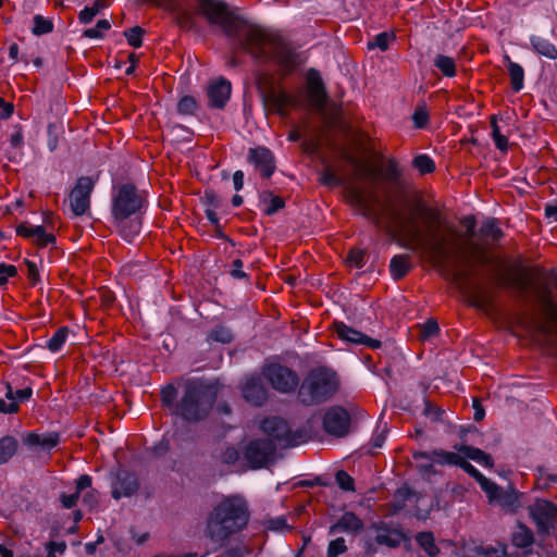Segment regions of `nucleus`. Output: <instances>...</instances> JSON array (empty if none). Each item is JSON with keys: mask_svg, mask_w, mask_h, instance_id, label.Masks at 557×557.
<instances>
[{"mask_svg": "<svg viewBox=\"0 0 557 557\" xmlns=\"http://www.w3.org/2000/svg\"><path fill=\"white\" fill-rule=\"evenodd\" d=\"M345 197L361 214L377 220L388 219L435 268L445 269L451 260L466 265L467 269L455 273V281H469L474 265L492 264L494 258L490 251L491 244L498 242L504 235L496 220L488 219L480 227L478 239L461 240L459 232L453 225L443 224V214L438 208L418 202L404 214L383 205L374 188L354 183L346 186Z\"/></svg>", "mask_w": 557, "mask_h": 557, "instance_id": "obj_1", "label": "nucleus"}, {"mask_svg": "<svg viewBox=\"0 0 557 557\" xmlns=\"http://www.w3.org/2000/svg\"><path fill=\"white\" fill-rule=\"evenodd\" d=\"M199 13L210 24L219 25L227 36L243 37L244 50L256 60L265 62L277 34L257 25H248L245 20L230 11L220 0H197Z\"/></svg>", "mask_w": 557, "mask_h": 557, "instance_id": "obj_2", "label": "nucleus"}, {"mask_svg": "<svg viewBox=\"0 0 557 557\" xmlns=\"http://www.w3.org/2000/svg\"><path fill=\"white\" fill-rule=\"evenodd\" d=\"M147 203L145 191L133 183L113 186L111 196V216L120 235L132 242L140 232V215Z\"/></svg>", "mask_w": 557, "mask_h": 557, "instance_id": "obj_3", "label": "nucleus"}, {"mask_svg": "<svg viewBox=\"0 0 557 557\" xmlns=\"http://www.w3.org/2000/svg\"><path fill=\"white\" fill-rule=\"evenodd\" d=\"M249 518V507L244 497L225 496L209 512L205 535L212 542L222 544L232 535L242 532L248 525Z\"/></svg>", "mask_w": 557, "mask_h": 557, "instance_id": "obj_4", "label": "nucleus"}, {"mask_svg": "<svg viewBox=\"0 0 557 557\" xmlns=\"http://www.w3.org/2000/svg\"><path fill=\"white\" fill-rule=\"evenodd\" d=\"M214 389L198 380H187L184 393L176 403L175 413L183 419L197 422L205 419L215 401Z\"/></svg>", "mask_w": 557, "mask_h": 557, "instance_id": "obj_5", "label": "nucleus"}, {"mask_svg": "<svg viewBox=\"0 0 557 557\" xmlns=\"http://www.w3.org/2000/svg\"><path fill=\"white\" fill-rule=\"evenodd\" d=\"M338 388L335 372L326 368L311 370L302 381L298 397L304 405L310 406L329 399Z\"/></svg>", "mask_w": 557, "mask_h": 557, "instance_id": "obj_6", "label": "nucleus"}, {"mask_svg": "<svg viewBox=\"0 0 557 557\" xmlns=\"http://www.w3.org/2000/svg\"><path fill=\"white\" fill-rule=\"evenodd\" d=\"M262 432L271 437L270 441L283 447H294L309 440L308 432L302 429L292 430L288 423L280 417L265 418L260 425Z\"/></svg>", "mask_w": 557, "mask_h": 557, "instance_id": "obj_7", "label": "nucleus"}, {"mask_svg": "<svg viewBox=\"0 0 557 557\" xmlns=\"http://www.w3.org/2000/svg\"><path fill=\"white\" fill-rule=\"evenodd\" d=\"M261 374L275 391L283 394L294 392L299 385L298 374L290 368L281 363H268L263 366Z\"/></svg>", "mask_w": 557, "mask_h": 557, "instance_id": "obj_8", "label": "nucleus"}, {"mask_svg": "<svg viewBox=\"0 0 557 557\" xmlns=\"http://www.w3.org/2000/svg\"><path fill=\"white\" fill-rule=\"evenodd\" d=\"M96 182L89 176L77 178L75 186L69 195V203L75 216H82L90 210V196Z\"/></svg>", "mask_w": 557, "mask_h": 557, "instance_id": "obj_9", "label": "nucleus"}, {"mask_svg": "<svg viewBox=\"0 0 557 557\" xmlns=\"http://www.w3.org/2000/svg\"><path fill=\"white\" fill-rule=\"evenodd\" d=\"M557 289V271L547 272L534 287V294L544 307L550 321L557 323V305L554 302L553 290Z\"/></svg>", "mask_w": 557, "mask_h": 557, "instance_id": "obj_10", "label": "nucleus"}, {"mask_svg": "<svg viewBox=\"0 0 557 557\" xmlns=\"http://www.w3.org/2000/svg\"><path fill=\"white\" fill-rule=\"evenodd\" d=\"M455 449L463 454V457L459 463V468H461L465 472H467L470 476L479 482L483 474L473 467L468 459L474 460L485 468H493L494 461L491 455L486 454L484 450L469 446V445H456Z\"/></svg>", "mask_w": 557, "mask_h": 557, "instance_id": "obj_11", "label": "nucleus"}, {"mask_svg": "<svg viewBox=\"0 0 557 557\" xmlns=\"http://www.w3.org/2000/svg\"><path fill=\"white\" fill-rule=\"evenodd\" d=\"M350 414L339 406L329 408L323 416L324 431L335 437H344L350 430Z\"/></svg>", "mask_w": 557, "mask_h": 557, "instance_id": "obj_12", "label": "nucleus"}, {"mask_svg": "<svg viewBox=\"0 0 557 557\" xmlns=\"http://www.w3.org/2000/svg\"><path fill=\"white\" fill-rule=\"evenodd\" d=\"M268 61H274L281 69L282 75L285 76L295 71L297 66V54L278 35L265 62Z\"/></svg>", "mask_w": 557, "mask_h": 557, "instance_id": "obj_13", "label": "nucleus"}, {"mask_svg": "<svg viewBox=\"0 0 557 557\" xmlns=\"http://www.w3.org/2000/svg\"><path fill=\"white\" fill-rule=\"evenodd\" d=\"M276 449L275 444L269 440L251 441L245 449V458L253 469L262 468L272 458Z\"/></svg>", "mask_w": 557, "mask_h": 557, "instance_id": "obj_14", "label": "nucleus"}, {"mask_svg": "<svg viewBox=\"0 0 557 557\" xmlns=\"http://www.w3.org/2000/svg\"><path fill=\"white\" fill-rule=\"evenodd\" d=\"M529 510L539 532H548L557 521V506L552 502L536 500Z\"/></svg>", "mask_w": 557, "mask_h": 557, "instance_id": "obj_15", "label": "nucleus"}, {"mask_svg": "<svg viewBox=\"0 0 557 557\" xmlns=\"http://www.w3.org/2000/svg\"><path fill=\"white\" fill-rule=\"evenodd\" d=\"M263 103L269 111L285 117L300 106V98L298 95L287 92L281 88L264 100Z\"/></svg>", "mask_w": 557, "mask_h": 557, "instance_id": "obj_16", "label": "nucleus"}, {"mask_svg": "<svg viewBox=\"0 0 557 557\" xmlns=\"http://www.w3.org/2000/svg\"><path fill=\"white\" fill-rule=\"evenodd\" d=\"M333 330L337 337L341 338L342 341L357 345H364L372 349L381 347L380 341L369 337L368 335L363 334L358 330L352 329L351 326L347 325L342 321H335L333 323Z\"/></svg>", "mask_w": 557, "mask_h": 557, "instance_id": "obj_17", "label": "nucleus"}, {"mask_svg": "<svg viewBox=\"0 0 557 557\" xmlns=\"http://www.w3.org/2000/svg\"><path fill=\"white\" fill-rule=\"evenodd\" d=\"M245 400L253 406H262L268 400V389L259 376L247 377L240 387Z\"/></svg>", "mask_w": 557, "mask_h": 557, "instance_id": "obj_18", "label": "nucleus"}, {"mask_svg": "<svg viewBox=\"0 0 557 557\" xmlns=\"http://www.w3.org/2000/svg\"><path fill=\"white\" fill-rule=\"evenodd\" d=\"M306 95L308 103L317 111H322L325 107L327 95L321 77L318 73H310L308 76Z\"/></svg>", "mask_w": 557, "mask_h": 557, "instance_id": "obj_19", "label": "nucleus"}, {"mask_svg": "<svg viewBox=\"0 0 557 557\" xmlns=\"http://www.w3.org/2000/svg\"><path fill=\"white\" fill-rule=\"evenodd\" d=\"M231 92L232 85L226 78L220 77L211 82L207 88L209 106L215 109H223L231 97Z\"/></svg>", "mask_w": 557, "mask_h": 557, "instance_id": "obj_20", "label": "nucleus"}, {"mask_svg": "<svg viewBox=\"0 0 557 557\" xmlns=\"http://www.w3.org/2000/svg\"><path fill=\"white\" fill-rule=\"evenodd\" d=\"M138 487L139 483L134 473L120 470L112 484V497L115 499L129 497L137 492Z\"/></svg>", "mask_w": 557, "mask_h": 557, "instance_id": "obj_21", "label": "nucleus"}, {"mask_svg": "<svg viewBox=\"0 0 557 557\" xmlns=\"http://www.w3.org/2000/svg\"><path fill=\"white\" fill-rule=\"evenodd\" d=\"M16 234L23 238L33 240L38 247L45 248L55 243V236L47 233L41 225H30L27 222L16 226Z\"/></svg>", "mask_w": 557, "mask_h": 557, "instance_id": "obj_22", "label": "nucleus"}, {"mask_svg": "<svg viewBox=\"0 0 557 557\" xmlns=\"http://www.w3.org/2000/svg\"><path fill=\"white\" fill-rule=\"evenodd\" d=\"M413 459H426L432 461L433 463L440 466H456L459 467V463L463 457V454L458 451H447L444 449H434L432 451H416L412 454Z\"/></svg>", "mask_w": 557, "mask_h": 557, "instance_id": "obj_23", "label": "nucleus"}, {"mask_svg": "<svg viewBox=\"0 0 557 557\" xmlns=\"http://www.w3.org/2000/svg\"><path fill=\"white\" fill-rule=\"evenodd\" d=\"M249 161L255 164L264 178H269L274 173V157L268 148L258 147L250 149Z\"/></svg>", "mask_w": 557, "mask_h": 557, "instance_id": "obj_24", "label": "nucleus"}, {"mask_svg": "<svg viewBox=\"0 0 557 557\" xmlns=\"http://www.w3.org/2000/svg\"><path fill=\"white\" fill-rule=\"evenodd\" d=\"M363 527V521L356 513L346 511L341 516L336 523L331 525L330 533L346 532L356 534L360 532Z\"/></svg>", "mask_w": 557, "mask_h": 557, "instance_id": "obj_25", "label": "nucleus"}, {"mask_svg": "<svg viewBox=\"0 0 557 557\" xmlns=\"http://www.w3.org/2000/svg\"><path fill=\"white\" fill-rule=\"evenodd\" d=\"M503 284L525 289L531 285V280L524 269L512 267L500 274Z\"/></svg>", "mask_w": 557, "mask_h": 557, "instance_id": "obj_26", "label": "nucleus"}, {"mask_svg": "<svg viewBox=\"0 0 557 557\" xmlns=\"http://www.w3.org/2000/svg\"><path fill=\"white\" fill-rule=\"evenodd\" d=\"M348 161L354 165V177L356 180H374L381 175V171L367 160L349 157Z\"/></svg>", "mask_w": 557, "mask_h": 557, "instance_id": "obj_27", "label": "nucleus"}, {"mask_svg": "<svg viewBox=\"0 0 557 557\" xmlns=\"http://www.w3.org/2000/svg\"><path fill=\"white\" fill-rule=\"evenodd\" d=\"M504 61L510 78L511 89L519 92L524 86V70L519 63L511 61L508 54L504 57Z\"/></svg>", "mask_w": 557, "mask_h": 557, "instance_id": "obj_28", "label": "nucleus"}, {"mask_svg": "<svg viewBox=\"0 0 557 557\" xmlns=\"http://www.w3.org/2000/svg\"><path fill=\"white\" fill-rule=\"evenodd\" d=\"M25 443L29 446H40L45 449H51L58 445L59 435L57 433L40 435L38 433L30 432L27 434Z\"/></svg>", "mask_w": 557, "mask_h": 557, "instance_id": "obj_29", "label": "nucleus"}, {"mask_svg": "<svg viewBox=\"0 0 557 557\" xmlns=\"http://www.w3.org/2000/svg\"><path fill=\"white\" fill-rule=\"evenodd\" d=\"M530 42L533 50L540 55L550 60L557 59V48L548 39L541 36H532Z\"/></svg>", "mask_w": 557, "mask_h": 557, "instance_id": "obj_30", "label": "nucleus"}, {"mask_svg": "<svg viewBox=\"0 0 557 557\" xmlns=\"http://www.w3.org/2000/svg\"><path fill=\"white\" fill-rule=\"evenodd\" d=\"M257 87L263 101L282 88L281 85L275 84L274 76L271 73H261L257 77Z\"/></svg>", "mask_w": 557, "mask_h": 557, "instance_id": "obj_31", "label": "nucleus"}, {"mask_svg": "<svg viewBox=\"0 0 557 557\" xmlns=\"http://www.w3.org/2000/svg\"><path fill=\"white\" fill-rule=\"evenodd\" d=\"M410 270L409 257L405 255L394 256L391 260L389 272L394 280L403 278Z\"/></svg>", "mask_w": 557, "mask_h": 557, "instance_id": "obj_32", "label": "nucleus"}, {"mask_svg": "<svg viewBox=\"0 0 557 557\" xmlns=\"http://www.w3.org/2000/svg\"><path fill=\"white\" fill-rule=\"evenodd\" d=\"M434 66L446 77H454L457 74V64L454 58L437 54L434 58Z\"/></svg>", "mask_w": 557, "mask_h": 557, "instance_id": "obj_33", "label": "nucleus"}, {"mask_svg": "<svg viewBox=\"0 0 557 557\" xmlns=\"http://www.w3.org/2000/svg\"><path fill=\"white\" fill-rule=\"evenodd\" d=\"M533 541V532L524 525H518L511 536L512 544L519 548H527L531 546Z\"/></svg>", "mask_w": 557, "mask_h": 557, "instance_id": "obj_34", "label": "nucleus"}, {"mask_svg": "<svg viewBox=\"0 0 557 557\" xmlns=\"http://www.w3.org/2000/svg\"><path fill=\"white\" fill-rule=\"evenodd\" d=\"M18 443L13 436L0 438V465L8 462L16 453Z\"/></svg>", "mask_w": 557, "mask_h": 557, "instance_id": "obj_35", "label": "nucleus"}, {"mask_svg": "<svg viewBox=\"0 0 557 557\" xmlns=\"http://www.w3.org/2000/svg\"><path fill=\"white\" fill-rule=\"evenodd\" d=\"M262 201L265 203L264 213L267 215H272L285 207L284 199L272 191H264L262 194Z\"/></svg>", "mask_w": 557, "mask_h": 557, "instance_id": "obj_36", "label": "nucleus"}, {"mask_svg": "<svg viewBox=\"0 0 557 557\" xmlns=\"http://www.w3.org/2000/svg\"><path fill=\"white\" fill-rule=\"evenodd\" d=\"M70 330L67 326H61L59 327L54 334L51 336V338L48 339L46 347L51 352H58L61 350L63 345L65 344L67 336H69Z\"/></svg>", "mask_w": 557, "mask_h": 557, "instance_id": "obj_37", "label": "nucleus"}, {"mask_svg": "<svg viewBox=\"0 0 557 557\" xmlns=\"http://www.w3.org/2000/svg\"><path fill=\"white\" fill-rule=\"evenodd\" d=\"M400 533L394 530L384 529L375 536V542L379 545H385L388 547H397L400 544Z\"/></svg>", "mask_w": 557, "mask_h": 557, "instance_id": "obj_38", "label": "nucleus"}, {"mask_svg": "<svg viewBox=\"0 0 557 557\" xmlns=\"http://www.w3.org/2000/svg\"><path fill=\"white\" fill-rule=\"evenodd\" d=\"M412 166L418 170L421 175L433 173L436 169L434 160L424 153L413 158Z\"/></svg>", "mask_w": 557, "mask_h": 557, "instance_id": "obj_39", "label": "nucleus"}, {"mask_svg": "<svg viewBox=\"0 0 557 557\" xmlns=\"http://www.w3.org/2000/svg\"><path fill=\"white\" fill-rule=\"evenodd\" d=\"M418 544L424 549L430 557H435L438 554V548L435 545L433 534L430 532H422L417 535Z\"/></svg>", "mask_w": 557, "mask_h": 557, "instance_id": "obj_40", "label": "nucleus"}, {"mask_svg": "<svg viewBox=\"0 0 557 557\" xmlns=\"http://www.w3.org/2000/svg\"><path fill=\"white\" fill-rule=\"evenodd\" d=\"M161 401L164 407L175 413V399L177 397V391L173 384H168L161 388L160 392Z\"/></svg>", "mask_w": 557, "mask_h": 557, "instance_id": "obj_41", "label": "nucleus"}, {"mask_svg": "<svg viewBox=\"0 0 557 557\" xmlns=\"http://www.w3.org/2000/svg\"><path fill=\"white\" fill-rule=\"evenodd\" d=\"M5 397L10 400V403H7L5 400L0 399V412L16 413L20 410V406L15 401V392H13L10 383L7 384Z\"/></svg>", "mask_w": 557, "mask_h": 557, "instance_id": "obj_42", "label": "nucleus"}, {"mask_svg": "<svg viewBox=\"0 0 557 557\" xmlns=\"http://www.w3.org/2000/svg\"><path fill=\"white\" fill-rule=\"evenodd\" d=\"M478 483L480 484L481 488L486 493L490 502L500 499L502 490L496 483H494L490 479L485 478L484 475L481 478V480Z\"/></svg>", "mask_w": 557, "mask_h": 557, "instance_id": "obj_43", "label": "nucleus"}, {"mask_svg": "<svg viewBox=\"0 0 557 557\" xmlns=\"http://www.w3.org/2000/svg\"><path fill=\"white\" fill-rule=\"evenodd\" d=\"M490 124L492 127V137L494 139L495 146L499 150L506 151L508 148V138L500 133L499 126L497 124V119L495 115L491 116Z\"/></svg>", "mask_w": 557, "mask_h": 557, "instance_id": "obj_44", "label": "nucleus"}, {"mask_svg": "<svg viewBox=\"0 0 557 557\" xmlns=\"http://www.w3.org/2000/svg\"><path fill=\"white\" fill-rule=\"evenodd\" d=\"M412 122L413 126L418 129L424 128L428 126L430 121V113L426 109L425 104H420L414 109V112L412 113Z\"/></svg>", "mask_w": 557, "mask_h": 557, "instance_id": "obj_45", "label": "nucleus"}, {"mask_svg": "<svg viewBox=\"0 0 557 557\" xmlns=\"http://www.w3.org/2000/svg\"><path fill=\"white\" fill-rule=\"evenodd\" d=\"M395 39L394 34H389L386 32L377 34L372 41L368 42V48L370 50L374 48H379L381 51H386L388 49L389 42Z\"/></svg>", "mask_w": 557, "mask_h": 557, "instance_id": "obj_46", "label": "nucleus"}, {"mask_svg": "<svg viewBox=\"0 0 557 557\" xmlns=\"http://www.w3.org/2000/svg\"><path fill=\"white\" fill-rule=\"evenodd\" d=\"M198 110V103L191 96H184L177 103V111L180 114L193 115Z\"/></svg>", "mask_w": 557, "mask_h": 557, "instance_id": "obj_47", "label": "nucleus"}, {"mask_svg": "<svg viewBox=\"0 0 557 557\" xmlns=\"http://www.w3.org/2000/svg\"><path fill=\"white\" fill-rule=\"evenodd\" d=\"M144 34L145 30L140 26H135L124 32L128 45L136 49L143 46Z\"/></svg>", "mask_w": 557, "mask_h": 557, "instance_id": "obj_48", "label": "nucleus"}, {"mask_svg": "<svg viewBox=\"0 0 557 557\" xmlns=\"http://www.w3.org/2000/svg\"><path fill=\"white\" fill-rule=\"evenodd\" d=\"M111 24L108 20H99L95 27L87 28L84 30V37L90 39L102 38L103 32L109 30Z\"/></svg>", "mask_w": 557, "mask_h": 557, "instance_id": "obj_49", "label": "nucleus"}, {"mask_svg": "<svg viewBox=\"0 0 557 557\" xmlns=\"http://www.w3.org/2000/svg\"><path fill=\"white\" fill-rule=\"evenodd\" d=\"M53 29V24L50 20H46L41 15H35L33 33L35 35H45Z\"/></svg>", "mask_w": 557, "mask_h": 557, "instance_id": "obj_50", "label": "nucleus"}, {"mask_svg": "<svg viewBox=\"0 0 557 557\" xmlns=\"http://www.w3.org/2000/svg\"><path fill=\"white\" fill-rule=\"evenodd\" d=\"M337 485L343 490L347 492L355 491V480L354 478L347 473L344 470H339L336 472L335 475Z\"/></svg>", "mask_w": 557, "mask_h": 557, "instance_id": "obj_51", "label": "nucleus"}, {"mask_svg": "<svg viewBox=\"0 0 557 557\" xmlns=\"http://www.w3.org/2000/svg\"><path fill=\"white\" fill-rule=\"evenodd\" d=\"M440 332L438 323L434 319H429L426 322H424L420 326V338L425 341L429 339L435 335H437Z\"/></svg>", "mask_w": 557, "mask_h": 557, "instance_id": "obj_52", "label": "nucleus"}, {"mask_svg": "<svg viewBox=\"0 0 557 557\" xmlns=\"http://www.w3.org/2000/svg\"><path fill=\"white\" fill-rule=\"evenodd\" d=\"M347 550V546L345 540L343 537H337L330 542L327 546V555L326 557H337L344 554Z\"/></svg>", "mask_w": 557, "mask_h": 557, "instance_id": "obj_53", "label": "nucleus"}, {"mask_svg": "<svg viewBox=\"0 0 557 557\" xmlns=\"http://www.w3.org/2000/svg\"><path fill=\"white\" fill-rule=\"evenodd\" d=\"M461 224L466 226L465 234L459 233L461 240H474L473 237L475 235V218L473 215L465 216L461 220Z\"/></svg>", "mask_w": 557, "mask_h": 557, "instance_id": "obj_54", "label": "nucleus"}, {"mask_svg": "<svg viewBox=\"0 0 557 557\" xmlns=\"http://www.w3.org/2000/svg\"><path fill=\"white\" fill-rule=\"evenodd\" d=\"M209 338L214 342H221V343H230L233 338L232 333L230 330L220 326L214 329L210 334Z\"/></svg>", "mask_w": 557, "mask_h": 557, "instance_id": "obj_55", "label": "nucleus"}, {"mask_svg": "<svg viewBox=\"0 0 557 557\" xmlns=\"http://www.w3.org/2000/svg\"><path fill=\"white\" fill-rule=\"evenodd\" d=\"M17 274L16 267L13 264L0 263V286L8 283L9 277H14Z\"/></svg>", "mask_w": 557, "mask_h": 557, "instance_id": "obj_56", "label": "nucleus"}, {"mask_svg": "<svg viewBox=\"0 0 557 557\" xmlns=\"http://www.w3.org/2000/svg\"><path fill=\"white\" fill-rule=\"evenodd\" d=\"M470 301L478 308H485L490 304L488 296L483 290H475L470 295Z\"/></svg>", "mask_w": 557, "mask_h": 557, "instance_id": "obj_57", "label": "nucleus"}, {"mask_svg": "<svg viewBox=\"0 0 557 557\" xmlns=\"http://www.w3.org/2000/svg\"><path fill=\"white\" fill-rule=\"evenodd\" d=\"M347 261L350 265L361 268L364 263V252L360 249H351L348 252Z\"/></svg>", "mask_w": 557, "mask_h": 557, "instance_id": "obj_58", "label": "nucleus"}, {"mask_svg": "<svg viewBox=\"0 0 557 557\" xmlns=\"http://www.w3.org/2000/svg\"><path fill=\"white\" fill-rule=\"evenodd\" d=\"M239 458L237 449L227 447L220 456V460L225 465H234Z\"/></svg>", "mask_w": 557, "mask_h": 557, "instance_id": "obj_59", "label": "nucleus"}, {"mask_svg": "<svg viewBox=\"0 0 557 557\" xmlns=\"http://www.w3.org/2000/svg\"><path fill=\"white\" fill-rule=\"evenodd\" d=\"M398 163L394 158H389L386 161L385 165V177L389 180H395L399 176Z\"/></svg>", "mask_w": 557, "mask_h": 557, "instance_id": "obj_60", "label": "nucleus"}, {"mask_svg": "<svg viewBox=\"0 0 557 557\" xmlns=\"http://www.w3.org/2000/svg\"><path fill=\"white\" fill-rule=\"evenodd\" d=\"M25 264L27 268V278L35 285L39 282L40 275L38 268L34 261L25 260Z\"/></svg>", "mask_w": 557, "mask_h": 557, "instance_id": "obj_61", "label": "nucleus"}, {"mask_svg": "<svg viewBox=\"0 0 557 557\" xmlns=\"http://www.w3.org/2000/svg\"><path fill=\"white\" fill-rule=\"evenodd\" d=\"M78 498H79V495L76 492L73 494H70V495L62 494L60 496V502H61V505L63 508L71 509L76 506Z\"/></svg>", "mask_w": 557, "mask_h": 557, "instance_id": "obj_62", "label": "nucleus"}, {"mask_svg": "<svg viewBox=\"0 0 557 557\" xmlns=\"http://www.w3.org/2000/svg\"><path fill=\"white\" fill-rule=\"evenodd\" d=\"M97 9L85 7L78 14V20L82 24H89L97 15Z\"/></svg>", "mask_w": 557, "mask_h": 557, "instance_id": "obj_63", "label": "nucleus"}, {"mask_svg": "<svg viewBox=\"0 0 557 557\" xmlns=\"http://www.w3.org/2000/svg\"><path fill=\"white\" fill-rule=\"evenodd\" d=\"M321 182H322V184L327 185V186H337L341 184V181L335 175V173L330 170H326L323 172Z\"/></svg>", "mask_w": 557, "mask_h": 557, "instance_id": "obj_64", "label": "nucleus"}]
</instances>
